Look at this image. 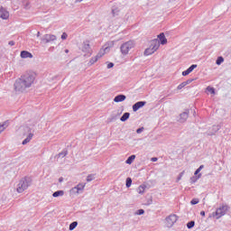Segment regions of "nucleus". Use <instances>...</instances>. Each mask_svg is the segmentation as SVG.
Listing matches in <instances>:
<instances>
[{
	"label": "nucleus",
	"instance_id": "obj_1",
	"mask_svg": "<svg viewBox=\"0 0 231 231\" xmlns=\"http://www.w3.org/2000/svg\"><path fill=\"white\" fill-rule=\"evenodd\" d=\"M31 186H32V178L24 177L17 184L16 191L19 194H22V192H24L28 189V187H31Z\"/></svg>",
	"mask_w": 231,
	"mask_h": 231
},
{
	"label": "nucleus",
	"instance_id": "obj_2",
	"mask_svg": "<svg viewBox=\"0 0 231 231\" xmlns=\"http://www.w3.org/2000/svg\"><path fill=\"white\" fill-rule=\"evenodd\" d=\"M160 48V41H158V39H153L150 42V47L147 48L144 51V55L145 57L149 56V55H152V53H154L155 51H157V50Z\"/></svg>",
	"mask_w": 231,
	"mask_h": 231
},
{
	"label": "nucleus",
	"instance_id": "obj_3",
	"mask_svg": "<svg viewBox=\"0 0 231 231\" xmlns=\"http://www.w3.org/2000/svg\"><path fill=\"white\" fill-rule=\"evenodd\" d=\"M22 80L23 81V84H25V87L27 88V89L29 88H32V86H33V82H35V76L33 74H23L21 76Z\"/></svg>",
	"mask_w": 231,
	"mask_h": 231
},
{
	"label": "nucleus",
	"instance_id": "obj_4",
	"mask_svg": "<svg viewBox=\"0 0 231 231\" xmlns=\"http://www.w3.org/2000/svg\"><path fill=\"white\" fill-rule=\"evenodd\" d=\"M134 48V42L133 41H128L125 43H123L120 47V51L122 55H128L129 51Z\"/></svg>",
	"mask_w": 231,
	"mask_h": 231
},
{
	"label": "nucleus",
	"instance_id": "obj_5",
	"mask_svg": "<svg viewBox=\"0 0 231 231\" xmlns=\"http://www.w3.org/2000/svg\"><path fill=\"white\" fill-rule=\"evenodd\" d=\"M14 91H18L20 93H24V91L28 89L26 85L23 81V78L21 77L15 80L14 84Z\"/></svg>",
	"mask_w": 231,
	"mask_h": 231
},
{
	"label": "nucleus",
	"instance_id": "obj_6",
	"mask_svg": "<svg viewBox=\"0 0 231 231\" xmlns=\"http://www.w3.org/2000/svg\"><path fill=\"white\" fill-rule=\"evenodd\" d=\"M57 41V36L55 34H44L41 38L42 44H51V42H55Z\"/></svg>",
	"mask_w": 231,
	"mask_h": 231
},
{
	"label": "nucleus",
	"instance_id": "obj_7",
	"mask_svg": "<svg viewBox=\"0 0 231 231\" xmlns=\"http://www.w3.org/2000/svg\"><path fill=\"white\" fill-rule=\"evenodd\" d=\"M226 210H228V206H222L217 208L216 212H213V217H216V219L223 217L226 214Z\"/></svg>",
	"mask_w": 231,
	"mask_h": 231
},
{
	"label": "nucleus",
	"instance_id": "obj_8",
	"mask_svg": "<svg viewBox=\"0 0 231 231\" xmlns=\"http://www.w3.org/2000/svg\"><path fill=\"white\" fill-rule=\"evenodd\" d=\"M176 221H178V216L171 214L165 218V225L168 228H172Z\"/></svg>",
	"mask_w": 231,
	"mask_h": 231
},
{
	"label": "nucleus",
	"instance_id": "obj_9",
	"mask_svg": "<svg viewBox=\"0 0 231 231\" xmlns=\"http://www.w3.org/2000/svg\"><path fill=\"white\" fill-rule=\"evenodd\" d=\"M24 132L28 133V136L23 141L22 144L26 145L33 138V133H32V128L30 126H24Z\"/></svg>",
	"mask_w": 231,
	"mask_h": 231
},
{
	"label": "nucleus",
	"instance_id": "obj_10",
	"mask_svg": "<svg viewBox=\"0 0 231 231\" xmlns=\"http://www.w3.org/2000/svg\"><path fill=\"white\" fill-rule=\"evenodd\" d=\"M10 18V13L6 10V8L1 6L0 7V19L6 21Z\"/></svg>",
	"mask_w": 231,
	"mask_h": 231
},
{
	"label": "nucleus",
	"instance_id": "obj_11",
	"mask_svg": "<svg viewBox=\"0 0 231 231\" xmlns=\"http://www.w3.org/2000/svg\"><path fill=\"white\" fill-rule=\"evenodd\" d=\"M145 104H147V102H145V101H138V102H136L132 106L133 111L134 113H136V111H138L139 109H142V107H143V106H145Z\"/></svg>",
	"mask_w": 231,
	"mask_h": 231
},
{
	"label": "nucleus",
	"instance_id": "obj_12",
	"mask_svg": "<svg viewBox=\"0 0 231 231\" xmlns=\"http://www.w3.org/2000/svg\"><path fill=\"white\" fill-rule=\"evenodd\" d=\"M82 51L87 53L88 55H91V45H89V42H85L82 46Z\"/></svg>",
	"mask_w": 231,
	"mask_h": 231
},
{
	"label": "nucleus",
	"instance_id": "obj_13",
	"mask_svg": "<svg viewBox=\"0 0 231 231\" xmlns=\"http://www.w3.org/2000/svg\"><path fill=\"white\" fill-rule=\"evenodd\" d=\"M189 113L190 112L189 110H186L185 112L181 113L180 115L179 122H180V124L187 122V118H189Z\"/></svg>",
	"mask_w": 231,
	"mask_h": 231
},
{
	"label": "nucleus",
	"instance_id": "obj_14",
	"mask_svg": "<svg viewBox=\"0 0 231 231\" xmlns=\"http://www.w3.org/2000/svg\"><path fill=\"white\" fill-rule=\"evenodd\" d=\"M196 68H198V65L192 64L189 68H188L186 70L182 72V77H187V75H190V73H192V71H194Z\"/></svg>",
	"mask_w": 231,
	"mask_h": 231
},
{
	"label": "nucleus",
	"instance_id": "obj_15",
	"mask_svg": "<svg viewBox=\"0 0 231 231\" xmlns=\"http://www.w3.org/2000/svg\"><path fill=\"white\" fill-rule=\"evenodd\" d=\"M159 44H162V46L167 44V38L165 37V33L161 32L158 36Z\"/></svg>",
	"mask_w": 231,
	"mask_h": 231
},
{
	"label": "nucleus",
	"instance_id": "obj_16",
	"mask_svg": "<svg viewBox=\"0 0 231 231\" xmlns=\"http://www.w3.org/2000/svg\"><path fill=\"white\" fill-rule=\"evenodd\" d=\"M20 57L22 59H33V54H32L28 51H22L21 53H20Z\"/></svg>",
	"mask_w": 231,
	"mask_h": 231
},
{
	"label": "nucleus",
	"instance_id": "obj_17",
	"mask_svg": "<svg viewBox=\"0 0 231 231\" xmlns=\"http://www.w3.org/2000/svg\"><path fill=\"white\" fill-rule=\"evenodd\" d=\"M125 98H127V97H125V95L120 94V95H117V96L115 97L114 102H116V103H118V102H124V100H125Z\"/></svg>",
	"mask_w": 231,
	"mask_h": 231
},
{
	"label": "nucleus",
	"instance_id": "obj_18",
	"mask_svg": "<svg viewBox=\"0 0 231 231\" xmlns=\"http://www.w3.org/2000/svg\"><path fill=\"white\" fill-rule=\"evenodd\" d=\"M86 188V183H79L76 186L77 194H82L84 192V189Z\"/></svg>",
	"mask_w": 231,
	"mask_h": 231
},
{
	"label": "nucleus",
	"instance_id": "obj_19",
	"mask_svg": "<svg viewBox=\"0 0 231 231\" xmlns=\"http://www.w3.org/2000/svg\"><path fill=\"white\" fill-rule=\"evenodd\" d=\"M10 125V123L8 121H5L3 123H0V133H3L6 127Z\"/></svg>",
	"mask_w": 231,
	"mask_h": 231
},
{
	"label": "nucleus",
	"instance_id": "obj_20",
	"mask_svg": "<svg viewBox=\"0 0 231 231\" xmlns=\"http://www.w3.org/2000/svg\"><path fill=\"white\" fill-rule=\"evenodd\" d=\"M129 116H131V114L129 112H125L121 117V122H126V120H129Z\"/></svg>",
	"mask_w": 231,
	"mask_h": 231
},
{
	"label": "nucleus",
	"instance_id": "obj_21",
	"mask_svg": "<svg viewBox=\"0 0 231 231\" xmlns=\"http://www.w3.org/2000/svg\"><path fill=\"white\" fill-rule=\"evenodd\" d=\"M135 158H136V155H131V156H129V157L127 158V160L125 161V163H126L127 165H131V163H133V162H134Z\"/></svg>",
	"mask_w": 231,
	"mask_h": 231
},
{
	"label": "nucleus",
	"instance_id": "obj_22",
	"mask_svg": "<svg viewBox=\"0 0 231 231\" xmlns=\"http://www.w3.org/2000/svg\"><path fill=\"white\" fill-rule=\"evenodd\" d=\"M145 189H147V186H145L144 184L140 185L137 189L138 194H143V192H145Z\"/></svg>",
	"mask_w": 231,
	"mask_h": 231
},
{
	"label": "nucleus",
	"instance_id": "obj_23",
	"mask_svg": "<svg viewBox=\"0 0 231 231\" xmlns=\"http://www.w3.org/2000/svg\"><path fill=\"white\" fill-rule=\"evenodd\" d=\"M65 156H68V150L63 149V150L57 155V158H65Z\"/></svg>",
	"mask_w": 231,
	"mask_h": 231
},
{
	"label": "nucleus",
	"instance_id": "obj_24",
	"mask_svg": "<svg viewBox=\"0 0 231 231\" xmlns=\"http://www.w3.org/2000/svg\"><path fill=\"white\" fill-rule=\"evenodd\" d=\"M223 62H225V58H223V56L217 57V59L216 60L217 66H221V64H223Z\"/></svg>",
	"mask_w": 231,
	"mask_h": 231
},
{
	"label": "nucleus",
	"instance_id": "obj_25",
	"mask_svg": "<svg viewBox=\"0 0 231 231\" xmlns=\"http://www.w3.org/2000/svg\"><path fill=\"white\" fill-rule=\"evenodd\" d=\"M64 195V190H57L52 194L53 198H59L60 196Z\"/></svg>",
	"mask_w": 231,
	"mask_h": 231
},
{
	"label": "nucleus",
	"instance_id": "obj_26",
	"mask_svg": "<svg viewBox=\"0 0 231 231\" xmlns=\"http://www.w3.org/2000/svg\"><path fill=\"white\" fill-rule=\"evenodd\" d=\"M97 178V174H89L87 176V181L89 183L90 181H93Z\"/></svg>",
	"mask_w": 231,
	"mask_h": 231
},
{
	"label": "nucleus",
	"instance_id": "obj_27",
	"mask_svg": "<svg viewBox=\"0 0 231 231\" xmlns=\"http://www.w3.org/2000/svg\"><path fill=\"white\" fill-rule=\"evenodd\" d=\"M78 225H79V222H77V221L70 223L69 226V230L70 231L75 230V228H77Z\"/></svg>",
	"mask_w": 231,
	"mask_h": 231
},
{
	"label": "nucleus",
	"instance_id": "obj_28",
	"mask_svg": "<svg viewBox=\"0 0 231 231\" xmlns=\"http://www.w3.org/2000/svg\"><path fill=\"white\" fill-rule=\"evenodd\" d=\"M199 178H201V173H199V175H197V177L193 176L190 178V181L191 183H196L198 181V180H199Z\"/></svg>",
	"mask_w": 231,
	"mask_h": 231
},
{
	"label": "nucleus",
	"instance_id": "obj_29",
	"mask_svg": "<svg viewBox=\"0 0 231 231\" xmlns=\"http://www.w3.org/2000/svg\"><path fill=\"white\" fill-rule=\"evenodd\" d=\"M132 184H133V180L130 177H128L125 181L126 189H129V187H131Z\"/></svg>",
	"mask_w": 231,
	"mask_h": 231
},
{
	"label": "nucleus",
	"instance_id": "obj_30",
	"mask_svg": "<svg viewBox=\"0 0 231 231\" xmlns=\"http://www.w3.org/2000/svg\"><path fill=\"white\" fill-rule=\"evenodd\" d=\"M203 169H205V166H204V165H200V166L195 171L194 175H195V176H198V175L199 174V172H201V171H203Z\"/></svg>",
	"mask_w": 231,
	"mask_h": 231
},
{
	"label": "nucleus",
	"instance_id": "obj_31",
	"mask_svg": "<svg viewBox=\"0 0 231 231\" xmlns=\"http://www.w3.org/2000/svg\"><path fill=\"white\" fill-rule=\"evenodd\" d=\"M195 225H196V222L194 220H191V221L187 223V228H189V229L194 228Z\"/></svg>",
	"mask_w": 231,
	"mask_h": 231
},
{
	"label": "nucleus",
	"instance_id": "obj_32",
	"mask_svg": "<svg viewBox=\"0 0 231 231\" xmlns=\"http://www.w3.org/2000/svg\"><path fill=\"white\" fill-rule=\"evenodd\" d=\"M99 58H100V57H99L98 55H97V56L94 57V58H91V60H89V64H90V65L95 64V62H97V60H98Z\"/></svg>",
	"mask_w": 231,
	"mask_h": 231
},
{
	"label": "nucleus",
	"instance_id": "obj_33",
	"mask_svg": "<svg viewBox=\"0 0 231 231\" xmlns=\"http://www.w3.org/2000/svg\"><path fill=\"white\" fill-rule=\"evenodd\" d=\"M207 91H208L209 93H211V95H216V88H212V87H208L207 88Z\"/></svg>",
	"mask_w": 231,
	"mask_h": 231
},
{
	"label": "nucleus",
	"instance_id": "obj_34",
	"mask_svg": "<svg viewBox=\"0 0 231 231\" xmlns=\"http://www.w3.org/2000/svg\"><path fill=\"white\" fill-rule=\"evenodd\" d=\"M145 214V210L143 209H138L135 213L134 216H143Z\"/></svg>",
	"mask_w": 231,
	"mask_h": 231
},
{
	"label": "nucleus",
	"instance_id": "obj_35",
	"mask_svg": "<svg viewBox=\"0 0 231 231\" xmlns=\"http://www.w3.org/2000/svg\"><path fill=\"white\" fill-rule=\"evenodd\" d=\"M23 8H25V10H29L30 3L28 1L23 2Z\"/></svg>",
	"mask_w": 231,
	"mask_h": 231
},
{
	"label": "nucleus",
	"instance_id": "obj_36",
	"mask_svg": "<svg viewBox=\"0 0 231 231\" xmlns=\"http://www.w3.org/2000/svg\"><path fill=\"white\" fill-rule=\"evenodd\" d=\"M185 86H187V83L182 82L180 83L178 87H177V89H183V88H185Z\"/></svg>",
	"mask_w": 231,
	"mask_h": 231
},
{
	"label": "nucleus",
	"instance_id": "obj_37",
	"mask_svg": "<svg viewBox=\"0 0 231 231\" xmlns=\"http://www.w3.org/2000/svg\"><path fill=\"white\" fill-rule=\"evenodd\" d=\"M198 203H199V199H193L190 201V204H191V205H198Z\"/></svg>",
	"mask_w": 231,
	"mask_h": 231
},
{
	"label": "nucleus",
	"instance_id": "obj_38",
	"mask_svg": "<svg viewBox=\"0 0 231 231\" xmlns=\"http://www.w3.org/2000/svg\"><path fill=\"white\" fill-rule=\"evenodd\" d=\"M183 174H185V171H182L179 174V176L177 177V181H180L181 178H183Z\"/></svg>",
	"mask_w": 231,
	"mask_h": 231
},
{
	"label": "nucleus",
	"instance_id": "obj_39",
	"mask_svg": "<svg viewBox=\"0 0 231 231\" xmlns=\"http://www.w3.org/2000/svg\"><path fill=\"white\" fill-rule=\"evenodd\" d=\"M61 39H62V41H66V39H68V33L63 32V33L61 34Z\"/></svg>",
	"mask_w": 231,
	"mask_h": 231
},
{
	"label": "nucleus",
	"instance_id": "obj_40",
	"mask_svg": "<svg viewBox=\"0 0 231 231\" xmlns=\"http://www.w3.org/2000/svg\"><path fill=\"white\" fill-rule=\"evenodd\" d=\"M143 127H140V128H138L137 130H136V133H137V134H142V133H143Z\"/></svg>",
	"mask_w": 231,
	"mask_h": 231
},
{
	"label": "nucleus",
	"instance_id": "obj_41",
	"mask_svg": "<svg viewBox=\"0 0 231 231\" xmlns=\"http://www.w3.org/2000/svg\"><path fill=\"white\" fill-rule=\"evenodd\" d=\"M114 66H115V63L109 62V63L107 64V69H111V68H113Z\"/></svg>",
	"mask_w": 231,
	"mask_h": 231
},
{
	"label": "nucleus",
	"instance_id": "obj_42",
	"mask_svg": "<svg viewBox=\"0 0 231 231\" xmlns=\"http://www.w3.org/2000/svg\"><path fill=\"white\" fill-rule=\"evenodd\" d=\"M77 190H79V189H77V188H76V186H75L74 188H72V189H70V192H72V194H77Z\"/></svg>",
	"mask_w": 231,
	"mask_h": 231
},
{
	"label": "nucleus",
	"instance_id": "obj_43",
	"mask_svg": "<svg viewBox=\"0 0 231 231\" xmlns=\"http://www.w3.org/2000/svg\"><path fill=\"white\" fill-rule=\"evenodd\" d=\"M192 79H188V80H186V81H184V83L186 84V86H189V84H190L191 82H192Z\"/></svg>",
	"mask_w": 231,
	"mask_h": 231
},
{
	"label": "nucleus",
	"instance_id": "obj_44",
	"mask_svg": "<svg viewBox=\"0 0 231 231\" xmlns=\"http://www.w3.org/2000/svg\"><path fill=\"white\" fill-rule=\"evenodd\" d=\"M8 44H9V46H15V42L10 41V42H8Z\"/></svg>",
	"mask_w": 231,
	"mask_h": 231
},
{
	"label": "nucleus",
	"instance_id": "obj_45",
	"mask_svg": "<svg viewBox=\"0 0 231 231\" xmlns=\"http://www.w3.org/2000/svg\"><path fill=\"white\" fill-rule=\"evenodd\" d=\"M152 162H158V158L156 157L152 158Z\"/></svg>",
	"mask_w": 231,
	"mask_h": 231
},
{
	"label": "nucleus",
	"instance_id": "obj_46",
	"mask_svg": "<svg viewBox=\"0 0 231 231\" xmlns=\"http://www.w3.org/2000/svg\"><path fill=\"white\" fill-rule=\"evenodd\" d=\"M200 216H202L203 217H205V211H201V212H200Z\"/></svg>",
	"mask_w": 231,
	"mask_h": 231
},
{
	"label": "nucleus",
	"instance_id": "obj_47",
	"mask_svg": "<svg viewBox=\"0 0 231 231\" xmlns=\"http://www.w3.org/2000/svg\"><path fill=\"white\" fill-rule=\"evenodd\" d=\"M82 1H84V0H76L75 3H76V4H77V3H82Z\"/></svg>",
	"mask_w": 231,
	"mask_h": 231
},
{
	"label": "nucleus",
	"instance_id": "obj_48",
	"mask_svg": "<svg viewBox=\"0 0 231 231\" xmlns=\"http://www.w3.org/2000/svg\"><path fill=\"white\" fill-rule=\"evenodd\" d=\"M63 180H64L63 178H60L59 179L60 183H61V181H63Z\"/></svg>",
	"mask_w": 231,
	"mask_h": 231
},
{
	"label": "nucleus",
	"instance_id": "obj_49",
	"mask_svg": "<svg viewBox=\"0 0 231 231\" xmlns=\"http://www.w3.org/2000/svg\"><path fill=\"white\" fill-rule=\"evenodd\" d=\"M65 53H69V50L66 49Z\"/></svg>",
	"mask_w": 231,
	"mask_h": 231
},
{
	"label": "nucleus",
	"instance_id": "obj_50",
	"mask_svg": "<svg viewBox=\"0 0 231 231\" xmlns=\"http://www.w3.org/2000/svg\"><path fill=\"white\" fill-rule=\"evenodd\" d=\"M41 35V32H37V37H39Z\"/></svg>",
	"mask_w": 231,
	"mask_h": 231
}]
</instances>
